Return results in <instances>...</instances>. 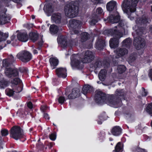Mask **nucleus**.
I'll use <instances>...</instances> for the list:
<instances>
[{"label": "nucleus", "mask_w": 152, "mask_h": 152, "mask_svg": "<svg viewBox=\"0 0 152 152\" xmlns=\"http://www.w3.org/2000/svg\"><path fill=\"white\" fill-rule=\"evenodd\" d=\"M19 70L20 72H27L28 70L27 68L24 67H22L19 69Z\"/></svg>", "instance_id": "603ef678"}, {"label": "nucleus", "mask_w": 152, "mask_h": 152, "mask_svg": "<svg viewBox=\"0 0 152 152\" xmlns=\"http://www.w3.org/2000/svg\"><path fill=\"white\" fill-rule=\"evenodd\" d=\"M103 10L101 8L99 7L96 10V14H101L103 12Z\"/></svg>", "instance_id": "49530a36"}, {"label": "nucleus", "mask_w": 152, "mask_h": 152, "mask_svg": "<svg viewBox=\"0 0 152 152\" xmlns=\"http://www.w3.org/2000/svg\"><path fill=\"white\" fill-rule=\"evenodd\" d=\"M10 63L7 59H4L3 61V65L4 67H6L10 65Z\"/></svg>", "instance_id": "37998d69"}, {"label": "nucleus", "mask_w": 152, "mask_h": 152, "mask_svg": "<svg viewBox=\"0 0 152 152\" xmlns=\"http://www.w3.org/2000/svg\"><path fill=\"white\" fill-rule=\"evenodd\" d=\"M145 110L149 114L152 116V103L149 104L147 105Z\"/></svg>", "instance_id": "e433bc0d"}, {"label": "nucleus", "mask_w": 152, "mask_h": 152, "mask_svg": "<svg viewBox=\"0 0 152 152\" xmlns=\"http://www.w3.org/2000/svg\"><path fill=\"white\" fill-rule=\"evenodd\" d=\"M81 39L79 41V43H80V41L81 42H83L87 40L88 37V35L86 32H83L81 34Z\"/></svg>", "instance_id": "7c9ffc66"}, {"label": "nucleus", "mask_w": 152, "mask_h": 152, "mask_svg": "<svg viewBox=\"0 0 152 152\" xmlns=\"http://www.w3.org/2000/svg\"><path fill=\"white\" fill-rule=\"evenodd\" d=\"M30 39L34 42H35L38 39V35L35 32H31L29 34Z\"/></svg>", "instance_id": "c85d7f7f"}, {"label": "nucleus", "mask_w": 152, "mask_h": 152, "mask_svg": "<svg viewBox=\"0 0 152 152\" xmlns=\"http://www.w3.org/2000/svg\"><path fill=\"white\" fill-rule=\"evenodd\" d=\"M64 11L66 16L71 18H74L78 14V7L72 1L65 6Z\"/></svg>", "instance_id": "7ed1b4c3"}, {"label": "nucleus", "mask_w": 152, "mask_h": 152, "mask_svg": "<svg viewBox=\"0 0 152 152\" xmlns=\"http://www.w3.org/2000/svg\"><path fill=\"white\" fill-rule=\"evenodd\" d=\"M44 10L49 13L52 12L53 11V9L51 4L49 3L45 5L44 7Z\"/></svg>", "instance_id": "2f4dec72"}, {"label": "nucleus", "mask_w": 152, "mask_h": 152, "mask_svg": "<svg viewBox=\"0 0 152 152\" xmlns=\"http://www.w3.org/2000/svg\"><path fill=\"white\" fill-rule=\"evenodd\" d=\"M94 66L95 68L100 67L102 66L101 62L100 61H97L95 62Z\"/></svg>", "instance_id": "a18cd8bd"}, {"label": "nucleus", "mask_w": 152, "mask_h": 152, "mask_svg": "<svg viewBox=\"0 0 152 152\" xmlns=\"http://www.w3.org/2000/svg\"><path fill=\"white\" fill-rule=\"evenodd\" d=\"M49 61L52 69H54L56 67L58 64V61L56 58H50L49 59Z\"/></svg>", "instance_id": "393cba45"}, {"label": "nucleus", "mask_w": 152, "mask_h": 152, "mask_svg": "<svg viewBox=\"0 0 152 152\" xmlns=\"http://www.w3.org/2000/svg\"><path fill=\"white\" fill-rule=\"evenodd\" d=\"M22 90V88L21 87H19L18 88H14V89H12L8 88L5 90L6 94L9 96H12L15 93H19L21 92Z\"/></svg>", "instance_id": "a211bd4d"}, {"label": "nucleus", "mask_w": 152, "mask_h": 152, "mask_svg": "<svg viewBox=\"0 0 152 152\" xmlns=\"http://www.w3.org/2000/svg\"><path fill=\"white\" fill-rule=\"evenodd\" d=\"M6 75L9 77H12L17 76L18 72L16 69H13L11 68H6L5 70Z\"/></svg>", "instance_id": "ddd939ff"}, {"label": "nucleus", "mask_w": 152, "mask_h": 152, "mask_svg": "<svg viewBox=\"0 0 152 152\" xmlns=\"http://www.w3.org/2000/svg\"><path fill=\"white\" fill-rule=\"evenodd\" d=\"M31 18H32L33 19H34L35 18V16L34 15H32L31 16Z\"/></svg>", "instance_id": "774afa93"}, {"label": "nucleus", "mask_w": 152, "mask_h": 152, "mask_svg": "<svg viewBox=\"0 0 152 152\" xmlns=\"http://www.w3.org/2000/svg\"><path fill=\"white\" fill-rule=\"evenodd\" d=\"M8 37V34L0 32V41L5 40Z\"/></svg>", "instance_id": "c9c22d12"}, {"label": "nucleus", "mask_w": 152, "mask_h": 152, "mask_svg": "<svg viewBox=\"0 0 152 152\" xmlns=\"http://www.w3.org/2000/svg\"><path fill=\"white\" fill-rule=\"evenodd\" d=\"M123 150V145L120 142H118L116 145L115 150H113V152H120Z\"/></svg>", "instance_id": "473e14b6"}, {"label": "nucleus", "mask_w": 152, "mask_h": 152, "mask_svg": "<svg viewBox=\"0 0 152 152\" xmlns=\"http://www.w3.org/2000/svg\"><path fill=\"white\" fill-rule=\"evenodd\" d=\"M98 123L99 124H101L102 123V122L101 121H98Z\"/></svg>", "instance_id": "69168bd1"}, {"label": "nucleus", "mask_w": 152, "mask_h": 152, "mask_svg": "<svg viewBox=\"0 0 152 152\" xmlns=\"http://www.w3.org/2000/svg\"><path fill=\"white\" fill-rule=\"evenodd\" d=\"M148 22L147 19L146 18L144 17L142 18L137 19V23H140L142 25V24H146Z\"/></svg>", "instance_id": "4c0bfd02"}, {"label": "nucleus", "mask_w": 152, "mask_h": 152, "mask_svg": "<svg viewBox=\"0 0 152 152\" xmlns=\"http://www.w3.org/2000/svg\"><path fill=\"white\" fill-rule=\"evenodd\" d=\"M71 64L74 66L78 67L80 63V60L79 56L78 55H72L71 57Z\"/></svg>", "instance_id": "dca6fc26"}, {"label": "nucleus", "mask_w": 152, "mask_h": 152, "mask_svg": "<svg viewBox=\"0 0 152 152\" xmlns=\"http://www.w3.org/2000/svg\"><path fill=\"white\" fill-rule=\"evenodd\" d=\"M58 42L60 43L64 47H66L68 46H71L72 44H70L67 42L66 37L63 36H60L58 37L57 38Z\"/></svg>", "instance_id": "2eb2a0df"}, {"label": "nucleus", "mask_w": 152, "mask_h": 152, "mask_svg": "<svg viewBox=\"0 0 152 152\" xmlns=\"http://www.w3.org/2000/svg\"><path fill=\"white\" fill-rule=\"evenodd\" d=\"M11 83L12 84V87H13V89H14V88H18L20 87L22 88L21 80L18 78H16L14 79L11 81Z\"/></svg>", "instance_id": "6ab92c4d"}, {"label": "nucleus", "mask_w": 152, "mask_h": 152, "mask_svg": "<svg viewBox=\"0 0 152 152\" xmlns=\"http://www.w3.org/2000/svg\"><path fill=\"white\" fill-rule=\"evenodd\" d=\"M27 106L30 109H32L33 107L32 103L30 102H28L27 103Z\"/></svg>", "instance_id": "6e6d98bb"}, {"label": "nucleus", "mask_w": 152, "mask_h": 152, "mask_svg": "<svg viewBox=\"0 0 152 152\" xmlns=\"http://www.w3.org/2000/svg\"><path fill=\"white\" fill-rule=\"evenodd\" d=\"M10 136L16 140L20 139L23 136V130L19 126H13L11 129Z\"/></svg>", "instance_id": "39448f33"}, {"label": "nucleus", "mask_w": 152, "mask_h": 152, "mask_svg": "<svg viewBox=\"0 0 152 152\" xmlns=\"http://www.w3.org/2000/svg\"><path fill=\"white\" fill-rule=\"evenodd\" d=\"M134 44L137 50L143 48L145 45L144 40L140 37L134 38Z\"/></svg>", "instance_id": "1a4fd4ad"}, {"label": "nucleus", "mask_w": 152, "mask_h": 152, "mask_svg": "<svg viewBox=\"0 0 152 152\" xmlns=\"http://www.w3.org/2000/svg\"><path fill=\"white\" fill-rule=\"evenodd\" d=\"M104 34L107 36L112 35L113 38L110 41V46L111 48H115L118 46V39L122 36V33L115 29L106 30L104 32Z\"/></svg>", "instance_id": "f257e3e1"}, {"label": "nucleus", "mask_w": 152, "mask_h": 152, "mask_svg": "<svg viewBox=\"0 0 152 152\" xmlns=\"http://www.w3.org/2000/svg\"><path fill=\"white\" fill-rule=\"evenodd\" d=\"M44 117L46 119L48 120L49 119V117L47 113H45L44 115Z\"/></svg>", "instance_id": "4d7b16f0"}, {"label": "nucleus", "mask_w": 152, "mask_h": 152, "mask_svg": "<svg viewBox=\"0 0 152 152\" xmlns=\"http://www.w3.org/2000/svg\"><path fill=\"white\" fill-rule=\"evenodd\" d=\"M33 52L34 54H37V50H34L33 51Z\"/></svg>", "instance_id": "0e129e2a"}, {"label": "nucleus", "mask_w": 152, "mask_h": 152, "mask_svg": "<svg viewBox=\"0 0 152 152\" xmlns=\"http://www.w3.org/2000/svg\"><path fill=\"white\" fill-rule=\"evenodd\" d=\"M120 17L118 13L115 12V14L111 15L107 19H104V21L107 20L108 22L112 23H118Z\"/></svg>", "instance_id": "f8f14e48"}, {"label": "nucleus", "mask_w": 152, "mask_h": 152, "mask_svg": "<svg viewBox=\"0 0 152 152\" xmlns=\"http://www.w3.org/2000/svg\"><path fill=\"white\" fill-rule=\"evenodd\" d=\"M17 37L19 40L23 42H26L28 39L27 33L26 32H20L18 33Z\"/></svg>", "instance_id": "aec40b11"}, {"label": "nucleus", "mask_w": 152, "mask_h": 152, "mask_svg": "<svg viewBox=\"0 0 152 152\" xmlns=\"http://www.w3.org/2000/svg\"><path fill=\"white\" fill-rule=\"evenodd\" d=\"M93 90L92 88L89 85H85L83 88V93L86 95L87 93L90 92Z\"/></svg>", "instance_id": "cd10ccee"}, {"label": "nucleus", "mask_w": 152, "mask_h": 152, "mask_svg": "<svg viewBox=\"0 0 152 152\" xmlns=\"http://www.w3.org/2000/svg\"><path fill=\"white\" fill-rule=\"evenodd\" d=\"M1 132L2 136H5L8 134V130L5 129H2L1 130Z\"/></svg>", "instance_id": "a19ab883"}, {"label": "nucleus", "mask_w": 152, "mask_h": 152, "mask_svg": "<svg viewBox=\"0 0 152 152\" xmlns=\"http://www.w3.org/2000/svg\"><path fill=\"white\" fill-rule=\"evenodd\" d=\"M65 101V98L64 97L62 96H60L58 99V101L60 104H63Z\"/></svg>", "instance_id": "c03bdc74"}, {"label": "nucleus", "mask_w": 152, "mask_h": 152, "mask_svg": "<svg viewBox=\"0 0 152 152\" xmlns=\"http://www.w3.org/2000/svg\"><path fill=\"white\" fill-rule=\"evenodd\" d=\"M10 63H12L15 61L13 56L12 55H10L7 59Z\"/></svg>", "instance_id": "79ce46f5"}, {"label": "nucleus", "mask_w": 152, "mask_h": 152, "mask_svg": "<svg viewBox=\"0 0 152 152\" xmlns=\"http://www.w3.org/2000/svg\"><path fill=\"white\" fill-rule=\"evenodd\" d=\"M18 113L19 115L21 116L23 115H26L28 114L27 111V109L26 108L24 110L23 109L19 110L17 113Z\"/></svg>", "instance_id": "58836bf2"}, {"label": "nucleus", "mask_w": 152, "mask_h": 152, "mask_svg": "<svg viewBox=\"0 0 152 152\" xmlns=\"http://www.w3.org/2000/svg\"><path fill=\"white\" fill-rule=\"evenodd\" d=\"M105 42L104 40L99 39L95 44V47L98 50H101L105 46Z\"/></svg>", "instance_id": "b1692460"}, {"label": "nucleus", "mask_w": 152, "mask_h": 152, "mask_svg": "<svg viewBox=\"0 0 152 152\" xmlns=\"http://www.w3.org/2000/svg\"><path fill=\"white\" fill-rule=\"evenodd\" d=\"M79 90L76 88H73L71 93L68 96L69 99H74L79 95Z\"/></svg>", "instance_id": "5701e85b"}, {"label": "nucleus", "mask_w": 152, "mask_h": 152, "mask_svg": "<svg viewBox=\"0 0 152 152\" xmlns=\"http://www.w3.org/2000/svg\"><path fill=\"white\" fill-rule=\"evenodd\" d=\"M47 109L48 107L45 105H42L41 106V110L43 112H44Z\"/></svg>", "instance_id": "864d4df0"}, {"label": "nucleus", "mask_w": 152, "mask_h": 152, "mask_svg": "<svg viewBox=\"0 0 152 152\" xmlns=\"http://www.w3.org/2000/svg\"><path fill=\"white\" fill-rule=\"evenodd\" d=\"M118 69L119 73H122L125 71L126 67L124 65H120L118 66Z\"/></svg>", "instance_id": "ea45409f"}, {"label": "nucleus", "mask_w": 152, "mask_h": 152, "mask_svg": "<svg viewBox=\"0 0 152 152\" xmlns=\"http://www.w3.org/2000/svg\"><path fill=\"white\" fill-rule=\"evenodd\" d=\"M142 90L144 92L142 94V95L143 96H146L148 94V92L145 91V89L143 88H142Z\"/></svg>", "instance_id": "5fc2aeb1"}, {"label": "nucleus", "mask_w": 152, "mask_h": 152, "mask_svg": "<svg viewBox=\"0 0 152 152\" xmlns=\"http://www.w3.org/2000/svg\"><path fill=\"white\" fill-rule=\"evenodd\" d=\"M116 2L114 1H111L108 2L106 6L107 9L108 11L110 12L113 10H116Z\"/></svg>", "instance_id": "412c9836"}, {"label": "nucleus", "mask_w": 152, "mask_h": 152, "mask_svg": "<svg viewBox=\"0 0 152 152\" xmlns=\"http://www.w3.org/2000/svg\"><path fill=\"white\" fill-rule=\"evenodd\" d=\"M99 119L103 121L105 120V119L104 118V116L102 115H101L100 116H99Z\"/></svg>", "instance_id": "bf43d9fd"}, {"label": "nucleus", "mask_w": 152, "mask_h": 152, "mask_svg": "<svg viewBox=\"0 0 152 152\" xmlns=\"http://www.w3.org/2000/svg\"><path fill=\"white\" fill-rule=\"evenodd\" d=\"M135 152H147L143 149L140 148H137L135 151Z\"/></svg>", "instance_id": "3c124183"}, {"label": "nucleus", "mask_w": 152, "mask_h": 152, "mask_svg": "<svg viewBox=\"0 0 152 152\" xmlns=\"http://www.w3.org/2000/svg\"><path fill=\"white\" fill-rule=\"evenodd\" d=\"M17 57L24 62H27L32 58L31 54L28 52L22 51L19 53L17 55Z\"/></svg>", "instance_id": "0eeeda50"}, {"label": "nucleus", "mask_w": 152, "mask_h": 152, "mask_svg": "<svg viewBox=\"0 0 152 152\" xmlns=\"http://www.w3.org/2000/svg\"><path fill=\"white\" fill-rule=\"evenodd\" d=\"M33 26V25L32 24L27 23L24 25V26L28 29L32 28Z\"/></svg>", "instance_id": "09e8293b"}, {"label": "nucleus", "mask_w": 152, "mask_h": 152, "mask_svg": "<svg viewBox=\"0 0 152 152\" xmlns=\"http://www.w3.org/2000/svg\"><path fill=\"white\" fill-rule=\"evenodd\" d=\"M93 53L90 50H88L85 53L84 56L81 59L83 63H88L91 62L94 58Z\"/></svg>", "instance_id": "9d476101"}, {"label": "nucleus", "mask_w": 152, "mask_h": 152, "mask_svg": "<svg viewBox=\"0 0 152 152\" xmlns=\"http://www.w3.org/2000/svg\"><path fill=\"white\" fill-rule=\"evenodd\" d=\"M82 23L80 21L74 19H71L69 21V26L71 30V33L73 34H77L78 31L75 29L78 28L82 25Z\"/></svg>", "instance_id": "423d86ee"}, {"label": "nucleus", "mask_w": 152, "mask_h": 152, "mask_svg": "<svg viewBox=\"0 0 152 152\" xmlns=\"http://www.w3.org/2000/svg\"><path fill=\"white\" fill-rule=\"evenodd\" d=\"M58 76L60 77L65 78L66 77V68L60 67L56 69Z\"/></svg>", "instance_id": "f3484780"}, {"label": "nucleus", "mask_w": 152, "mask_h": 152, "mask_svg": "<svg viewBox=\"0 0 152 152\" xmlns=\"http://www.w3.org/2000/svg\"><path fill=\"white\" fill-rule=\"evenodd\" d=\"M98 22V20L97 19H93L90 22V24L91 25H94Z\"/></svg>", "instance_id": "8fccbe9b"}, {"label": "nucleus", "mask_w": 152, "mask_h": 152, "mask_svg": "<svg viewBox=\"0 0 152 152\" xmlns=\"http://www.w3.org/2000/svg\"><path fill=\"white\" fill-rule=\"evenodd\" d=\"M49 137L51 140H54L56 139V135L54 133H52L49 135Z\"/></svg>", "instance_id": "de8ad7c7"}, {"label": "nucleus", "mask_w": 152, "mask_h": 152, "mask_svg": "<svg viewBox=\"0 0 152 152\" xmlns=\"http://www.w3.org/2000/svg\"><path fill=\"white\" fill-rule=\"evenodd\" d=\"M50 30L51 33L52 34H55L57 33L58 30V27L54 24L50 26Z\"/></svg>", "instance_id": "c756f323"}, {"label": "nucleus", "mask_w": 152, "mask_h": 152, "mask_svg": "<svg viewBox=\"0 0 152 152\" xmlns=\"http://www.w3.org/2000/svg\"><path fill=\"white\" fill-rule=\"evenodd\" d=\"M139 0H124L122 5L124 8L126 9L128 12H134L136 10V7Z\"/></svg>", "instance_id": "20e7f679"}, {"label": "nucleus", "mask_w": 152, "mask_h": 152, "mask_svg": "<svg viewBox=\"0 0 152 152\" xmlns=\"http://www.w3.org/2000/svg\"><path fill=\"white\" fill-rule=\"evenodd\" d=\"M51 19L53 22L56 23H60L61 19V14L58 13H53Z\"/></svg>", "instance_id": "4be33fe9"}, {"label": "nucleus", "mask_w": 152, "mask_h": 152, "mask_svg": "<svg viewBox=\"0 0 152 152\" xmlns=\"http://www.w3.org/2000/svg\"><path fill=\"white\" fill-rule=\"evenodd\" d=\"M91 1L94 4H96L99 2V0H91Z\"/></svg>", "instance_id": "052dcab7"}, {"label": "nucleus", "mask_w": 152, "mask_h": 152, "mask_svg": "<svg viewBox=\"0 0 152 152\" xmlns=\"http://www.w3.org/2000/svg\"><path fill=\"white\" fill-rule=\"evenodd\" d=\"M111 132L114 136H118L121 133V129L119 126H115L112 129Z\"/></svg>", "instance_id": "a878e982"}, {"label": "nucleus", "mask_w": 152, "mask_h": 152, "mask_svg": "<svg viewBox=\"0 0 152 152\" xmlns=\"http://www.w3.org/2000/svg\"><path fill=\"white\" fill-rule=\"evenodd\" d=\"M128 53V50L127 49L123 48H118L115 50V57L116 58H118L127 54Z\"/></svg>", "instance_id": "4468645a"}, {"label": "nucleus", "mask_w": 152, "mask_h": 152, "mask_svg": "<svg viewBox=\"0 0 152 152\" xmlns=\"http://www.w3.org/2000/svg\"><path fill=\"white\" fill-rule=\"evenodd\" d=\"M107 71L105 69H102L99 74V79L102 81H104L105 78Z\"/></svg>", "instance_id": "bb28decb"}, {"label": "nucleus", "mask_w": 152, "mask_h": 152, "mask_svg": "<svg viewBox=\"0 0 152 152\" xmlns=\"http://www.w3.org/2000/svg\"><path fill=\"white\" fill-rule=\"evenodd\" d=\"M106 99L105 95L101 91H97L96 92L95 100L97 103L99 104H102L105 102Z\"/></svg>", "instance_id": "6e6552de"}, {"label": "nucleus", "mask_w": 152, "mask_h": 152, "mask_svg": "<svg viewBox=\"0 0 152 152\" xmlns=\"http://www.w3.org/2000/svg\"><path fill=\"white\" fill-rule=\"evenodd\" d=\"M12 0L14 2L17 3V2H18V1H20V0Z\"/></svg>", "instance_id": "338daca9"}, {"label": "nucleus", "mask_w": 152, "mask_h": 152, "mask_svg": "<svg viewBox=\"0 0 152 152\" xmlns=\"http://www.w3.org/2000/svg\"><path fill=\"white\" fill-rule=\"evenodd\" d=\"M10 15L5 12H1L0 14V24H4L9 23L10 21Z\"/></svg>", "instance_id": "9b49d317"}, {"label": "nucleus", "mask_w": 152, "mask_h": 152, "mask_svg": "<svg viewBox=\"0 0 152 152\" xmlns=\"http://www.w3.org/2000/svg\"><path fill=\"white\" fill-rule=\"evenodd\" d=\"M115 94V96L112 95L110 96L108 104L110 106L117 108L119 107V104L121 102V99H124L126 93L123 89H117Z\"/></svg>", "instance_id": "f03ea898"}, {"label": "nucleus", "mask_w": 152, "mask_h": 152, "mask_svg": "<svg viewBox=\"0 0 152 152\" xmlns=\"http://www.w3.org/2000/svg\"><path fill=\"white\" fill-rule=\"evenodd\" d=\"M132 42V40L130 39H126L123 41L122 42V45L127 47L131 45Z\"/></svg>", "instance_id": "72a5a7b5"}, {"label": "nucleus", "mask_w": 152, "mask_h": 152, "mask_svg": "<svg viewBox=\"0 0 152 152\" xmlns=\"http://www.w3.org/2000/svg\"><path fill=\"white\" fill-rule=\"evenodd\" d=\"M149 75L151 80H152V69L150 70Z\"/></svg>", "instance_id": "13d9d810"}, {"label": "nucleus", "mask_w": 152, "mask_h": 152, "mask_svg": "<svg viewBox=\"0 0 152 152\" xmlns=\"http://www.w3.org/2000/svg\"><path fill=\"white\" fill-rule=\"evenodd\" d=\"M15 38V35H13L11 37V40L12 41Z\"/></svg>", "instance_id": "680f3d73"}, {"label": "nucleus", "mask_w": 152, "mask_h": 152, "mask_svg": "<svg viewBox=\"0 0 152 152\" xmlns=\"http://www.w3.org/2000/svg\"><path fill=\"white\" fill-rule=\"evenodd\" d=\"M9 84V82L4 79L0 80V88H4Z\"/></svg>", "instance_id": "f704fd0d"}, {"label": "nucleus", "mask_w": 152, "mask_h": 152, "mask_svg": "<svg viewBox=\"0 0 152 152\" xmlns=\"http://www.w3.org/2000/svg\"><path fill=\"white\" fill-rule=\"evenodd\" d=\"M43 43V41L42 40H41L40 42L39 43V45L41 46L42 45Z\"/></svg>", "instance_id": "e2e57ef3"}]
</instances>
